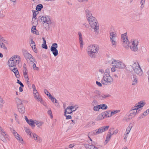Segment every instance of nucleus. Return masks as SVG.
<instances>
[{
    "mask_svg": "<svg viewBox=\"0 0 149 149\" xmlns=\"http://www.w3.org/2000/svg\"><path fill=\"white\" fill-rule=\"evenodd\" d=\"M131 44L130 46L131 49L134 52L137 51L138 49V41L137 40L132 39L131 40Z\"/></svg>",
    "mask_w": 149,
    "mask_h": 149,
    "instance_id": "6e6552de",
    "label": "nucleus"
},
{
    "mask_svg": "<svg viewBox=\"0 0 149 149\" xmlns=\"http://www.w3.org/2000/svg\"><path fill=\"white\" fill-rule=\"evenodd\" d=\"M42 47L43 48H44L46 49H47V46L46 45V44H43L42 45Z\"/></svg>",
    "mask_w": 149,
    "mask_h": 149,
    "instance_id": "052dcab7",
    "label": "nucleus"
},
{
    "mask_svg": "<svg viewBox=\"0 0 149 149\" xmlns=\"http://www.w3.org/2000/svg\"><path fill=\"white\" fill-rule=\"evenodd\" d=\"M71 108V109L72 110L73 109H75L74 110H75V111L77 109V108L76 106H69Z\"/></svg>",
    "mask_w": 149,
    "mask_h": 149,
    "instance_id": "6e6d98bb",
    "label": "nucleus"
},
{
    "mask_svg": "<svg viewBox=\"0 0 149 149\" xmlns=\"http://www.w3.org/2000/svg\"><path fill=\"white\" fill-rule=\"evenodd\" d=\"M146 104V103L144 101H141L139 102L136 104L135 106L131 108L130 110H136L139 111L141 110L140 108Z\"/></svg>",
    "mask_w": 149,
    "mask_h": 149,
    "instance_id": "0eeeda50",
    "label": "nucleus"
},
{
    "mask_svg": "<svg viewBox=\"0 0 149 149\" xmlns=\"http://www.w3.org/2000/svg\"><path fill=\"white\" fill-rule=\"evenodd\" d=\"M34 95L35 98L38 101H40L42 104H43L44 105V106H46V104L42 100L40 97L39 95V93H38V94H35Z\"/></svg>",
    "mask_w": 149,
    "mask_h": 149,
    "instance_id": "4468645a",
    "label": "nucleus"
},
{
    "mask_svg": "<svg viewBox=\"0 0 149 149\" xmlns=\"http://www.w3.org/2000/svg\"><path fill=\"white\" fill-rule=\"evenodd\" d=\"M104 117H111V114H110L111 111H107L104 112H102Z\"/></svg>",
    "mask_w": 149,
    "mask_h": 149,
    "instance_id": "c756f323",
    "label": "nucleus"
},
{
    "mask_svg": "<svg viewBox=\"0 0 149 149\" xmlns=\"http://www.w3.org/2000/svg\"><path fill=\"white\" fill-rule=\"evenodd\" d=\"M110 70L109 69H107L105 70L103 76H108L110 75L109 74Z\"/></svg>",
    "mask_w": 149,
    "mask_h": 149,
    "instance_id": "4c0bfd02",
    "label": "nucleus"
},
{
    "mask_svg": "<svg viewBox=\"0 0 149 149\" xmlns=\"http://www.w3.org/2000/svg\"><path fill=\"white\" fill-rule=\"evenodd\" d=\"M32 32L33 34H35L37 35L39 34V32L37 30L35 26H32L31 29Z\"/></svg>",
    "mask_w": 149,
    "mask_h": 149,
    "instance_id": "393cba45",
    "label": "nucleus"
},
{
    "mask_svg": "<svg viewBox=\"0 0 149 149\" xmlns=\"http://www.w3.org/2000/svg\"><path fill=\"white\" fill-rule=\"evenodd\" d=\"M103 79L101 81V82L105 85H110L113 81V78L110 75L103 76Z\"/></svg>",
    "mask_w": 149,
    "mask_h": 149,
    "instance_id": "423d86ee",
    "label": "nucleus"
},
{
    "mask_svg": "<svg viewBox=\"0 0 149 149\" xmlns=\"http://www.w3.org/2000/svg\"><path fill=\"white\" fill-rule=\"evenodd\" d=\"M110 38L116 37V34L115 32H111L110 33Z\"/></svg>",
    "mask_w": 149,
    "mask_h": 149,
    "instance_id": "a19ab883",
    "label": "nucleus"
},
{
    "mask_svg": "<svg viewBox=\"0 0 149 149\" xmlns=\"http://www.w3.org/2000/svg\"><path fill=\"white\" fill-rule=\"evenodd\" d=\"M130 114L126 116L124 118V120L127 122L129 121L130 120L134 117L139 111L134 110V111L130 110Z\"/></svg>",
    "mask_w": 149,
    "mask_h": 149,
    "instance_id": "1a4fd4ad",
    "label": "nucleus"
},
{
    "mask_svg": "<svg viewBox=\"0 0 149 149\" xmlns=\"http://www.w3.org/2000/svg\"><path fill=\"white\" fill-rule=\"evenodd\" d=\"M55 103H56V104H55V105L56 107H58L59 105V104L58 103V102L57 100H56V99L55 98Z\"/></svg>",
    "mask_w": 149,
    "mask_h": 149,
    "instance_id": "69168bd1",
    "label": "nucleus"
},
{
    "mask_svg": "<svg viewBox=\"0 0 149 149\" xmlns=\"http://www.w3.org/2000/svg\"><path fill=\"white\" fill-rule=\"evenodd\" d=\"M119 111L118 110H114L113 111L111 112V116L114 115V114L116 113Z\"/></svg>",
    "mask_w": 149,
    "mask_h": 149,
    "instance_id": "864d4df0",
    "label": "nucleus"
},
{
    "mask_svg": "<svg viewBox=\"0 0 149 149\" xmlns=\"http://www.w3.org/2000/svg\"><path fill=\"white\" fill-rule=\"evenodd\" d=\"M8 65L9 66H16V64L14 62V61L13 60V58L11 57L9 59L8 61Z\"/></svg>",
    "mask_w": 149,
    "mask_h": 149,
    "instance_id": "4be33fe9",
    "label": "nucleus"
},
{
    "mask_svg": "<svg viewBox=\"0 0 149 149\" xmlns=\"http://www.w3.org/2000/svg\"><path fill=\"white\" fill-rule=\"evenodd\" d=\"M123 45L124 47L127 48L129 47V43L128 40L123 41Z\"/></svg>",
    "mask_w": 149,
    "mask_h": 149,
    "instance_id": "7c9ffc66",
    "label": "nucleus"
},
{
    "mask_svg": "<svg viewBox=\"0 0 149 149\" xmlns=\"http://www.w3.org/2000/svg\"><path fill=\"white\" fill-rule=\"evenodd\" d=\"M127 36L126 33L122 35L121 38L123 41L125 40H128V39L127 38Z\"/></svg>",
    "mask_w": 149,
    "mask_h": 149,
    "instance_id": "ea45409f",
    "label": "nucleus"
},
{
    "mask_svg": "<svg viewBox=\"0 0 149 149\" xmlns=\"http://www.w3.org/2000/svg\"><path fill=\"white\" fill-rule=\"evenodd\" d=\"M116 37H113V38H110V41L113 46L114 47H116Z\"/></svg>",
    "mask_w": 149,
    "mask_h": 149,
    "instance_id": "5701e85b",
    "label": "nucleus"
},
{
    "mask_svg": "<svg viewBox=\"0 0 149 149\" xmlns=\"http://www.w3.org/2000/svg\"><path fill=\"white\" fill-rule=\"evenodd\" d=\"M32 136H33V138L36 141L39 143H40L41 141L42 140L35 133H32Z\"/></svg>",
    "mask_w": 149,
    "mask_h": 149,
    "instance_id": "dca6fc26",
    "label": "nucleus"
},
{
    "mask_svg": "<svg viewBox=\"0 0 149 149\" xmlns=\"http://www.w3.org/2000/svg\"><path fill=\"white\" fill-rule=\"evenodd\" d=\"M48 113L49 115L51 118L53 117L52 114V112L51 110H49L48 111Z\"/></svg>",
    "mask_w": 149,
    "mask_h": 149,
    "instance_id": "0e129e2a",
    "label": "nucleus"
},
{
    "mask_svg": "<svg viewBox=\"0 0 149 149\" xmlns=\"http://www.w3.org/2000/svg\"><path fill=\"white\" fill-rule=\"evenodd\" d=\"M35 123L38 127H40L43 124V123L42 122L36 121L35 122Z\"/></svg>",
    "mask_w": 149,
    "mask_h": 149,
    "instance_id": "de8ad7c7",
    "label": "nucleus"
},
{
    "mask_svg": "<svg viewBox=\"0 0 149 149\" xmlns=\"http://www.w3.org/2000/svg\"><path fill=\"white\" fill-rule=\"evenodd\" d=\"M132 85L134 86L136 85L138 82V79L136 75H133V77L132 78Z\"/></svg>",
    "mask_w": 149,
    "mask_h": 149,
    "instance_id": "2eb2a0df",
    "label": "nucleus"
},
{
    "mask_svg": "<svg viewBox=\"0 0 149 149\" xmlns=\"http://www.w3.org/2000/svg\"><path fill=\"white\" fill-rule=\"evenodd\" d=\"M37 63L36 61H35V62L32 63L31 64H33V68L34 70H38V68L37 67L36 65V63Z\"/></svg>",
    "mask_w": 149,
    "mask_h": 149,
    "instance_id": "58836bf2",
    "label": "nucleus"
},
{
    "mask_svg": "<svg viewBox=\"0 0 149 149\" xmlns=\"http://www.w3.org/2000/svg\"><path fill=\"white\" fill-rule=\"evenodd\" d=\"M38 19L43 23V26L47 30L49 29L52 23L49 16H40L38 17Z\"/></svg>",
    "mask_w": 149,
    "mask_h": 149,
    "instance_id": "f03ea898",
    "label": "nucleus"
},
{
    "mask_svg": "<svg viewBox=\"0 0 149 149\" xmlns=\"http://www.w3.org/2000/svg\"><path fill=\"white\" fill-rule=\"evenodd\" d=\"M100 109L105 110L107 108V106L105 104H100Z\"/></svg>",
    "mask_w": 149,
    "mask_h": 149,
    "instance_id": "c03bdc74",
    "label": "nucleus"
},
{
    "mask_svg": "<svg viewBox=\"0 0 149 149\" xmlns=\"http://www.w3.org/2000/svg\"><path fill=\"white\" fill-rule=\"evenodd\" d=\"M17 136H15L16 138L21 143H23V140L22 139V137H19V135L17 133H16Z\"/></svg>",
    "mask_w": 149,
    "mask_h": 149,
    "instance_id": "2f4dec72",
    "label": "nucleus"
},
{
    "mask_svg": "<svg viewBox=\"0 0 149 149\" xmlns=\"http://www.w3.org/2000/svg\"><path fill=\"white\" fill-rule=\"evenodd\" d=\"M110 95H104V94H102L101 95H100V98H105L108 97L110 96Z\"/></svg>",
    "mask_w": 149,
    "mask_h": 149,
    "instance_id": "3c124183",
    "label": "nucleus"
},
{
    "mask_svg": "<svg viewBox=\"0 0 149 149\" xmlns=\"http://www.w3.org/2000/svg\"><path fill=\"white\" fill-rule=\"evenodd\" d=\"M111 137L110 136H109V135H107L106 136V140L105 141V143L106 144H107L108 142L110 140V139Z\"/></svg>",
    "mask_w": 149,
    "mask_h": 149,
    "instance_id": "49530a36",
    "label": "nucleus"
},
{
    "mask_svg": "<svg viewBox=\"0 0 149 149\" xmlns=\"http://www.w3.org/2000/svg\"><path fill=\"white\" fill-rule=\"evenodd\" d=\"M43 6L42 4H39L38 5L36 8V9L37 11H40L43 8Z\"/></svg>",
    "mask_w": 149,
    "mask_h": 149,
    "instance_id": "e433bc0d",
    "label": "nucleus"
},
{
    "mask_svg": "<svg viewBox=\"0 0 149 149\" xmlns=\"http://www.w3.org/2000/svg\"><path fill=\"white\" fill-rule=\"evenodd\" d=\"M16 101L17 103V106L18 107L19 105H22V100L18 98H16Z\"/></svg>",
    "mask_w": 149,
    "mask_h": 149,
    "instance_id": "f704fd0d",
    "label": "nucleus"
},
{
    "mask_svg": "<svg viewBox=\"0 0 149 149\" xmlns=\"http://www.w3.org/2000/svg\"><path fill=\"white\" fill-rule=\"evenodd\" d=\"M100 105L94 106L93 107V109L95 111H98L100 109Z\"/></svg>",
    "mask_w": 149,
    "mask_h": 149,
    "instance_id": "37998d69",
    "label": "nucleus"
},
{
    "mask_svg": "<svg viewBox=\"0 0 149 149\" xmlns=\"http://www.w3.org/2000/svg\"><path fill=\"white\" fill-rule=\"evenodd\" d=\"M31 47L33 52L36 53H37V49L36 48V45H31Z\"/></svg>",
    "mask_w": 149,
    "mask_h": 149,
    "instance_id": "8fccbe9b",
    "label": "nucleus"
},
{
    "mask_svg": "<svg viewBox=\"0 0 149 149\" xmlns=\"http://www.w3.org/2000/svg\"><path fill=\"white\" fill-rule=\"evenodd\" d=\"M29 61L31 63H33V62H35L36 60L34 58L33 56L32 55L31 57H30L28 59V61Z\"/></svg>",
    "mask_w": 149,
    "mask_h": 149,
    "instance_id": "c9c22d12",
    "label": "nucleus"
},
{
    "mask_svg": "<svg viewBox=\"0 0 149 149\" xmlns=\"http://www.w3.org/2000/svg\"><path fill=\"white\" fill-rule=\"evenodd\" d=\"M86 16L87 19L93 17L92 16V13L88 9H86L85 10Z\"/></svg>",
    "mask_w": 149,
    "mask_h": 149,
    "instance_id": "412c9836",
    "label": "nucleus"
},
{
    "mask_svg": "<svg viewBox=\"0 0 149 149\" xmlns=\"http://www.w3.org/2000/svg\"><path fill=\"white\" fill-rule=\"evenodd\" d=\"M7 135L5 132H3L0 134V139L4 142H6L7 141L6 139L7 138Z\"/></svg>",
    "mask_w": 149,
    "mask_h": 149,
    "instance_id": "f8f14e48",
    "label": "nucleus"
},
{
    "mask_svg": "<svg viewBox=\"0 0 149 149\" xmlns=\"http://www.w3.org/2000/svg\"><path fill=\"white\" fill-rule=\"evenodd\" d=\"M12 71L14 73L16 78H19L20 76L17 69L16 68V67L13 68V70Z\"/></svg>",
    "mask_w": 149,
    "mask_h": 149,
    "instance_id": "a211bd4d",
    "label": "nucleus"
},
{
    "mask_svg": "<svg viewBox=\"0 0 149 149\" xmlns=\"http://www.w3.org/2000/svg\"><path fill=\"white\" fill-rule=\"evenodd\" d=\"M145 3V2H140V4H141V6L140 7V8L141 9H142L144 7V4Z\"/></svg>",
    "mask_w": 149,
    "mask_h": 149,
    "instance_id": "4d7b16f0",
    "label": "nucleus"
},
{
    "mask_svg": "<svg viewBox=\"0 0 149 149\" xmlns=\"http://www.w3.org/2000/svg\"><path fill=\"white\" fill-rule=\"evenodd\" d=\"M96 84H97V85L100 87H101L102 86V84L101 83H100V82H98V81H96Z\"/></svg>",
    "mask_w": 149,
    "mask_h": 149,
    "instance_id": "338daca9",
    "label": "nucleus"
},
{
    "mask_svg": "<svg viewBox=\"0 0 149 149\" xmlns=\"http://www.w3.org/2000/svg\"><path fill=\"white\" fill-rule=\"evenodd\" d=\"M4 102L2 99V98L0 97V106H1L2 104H3Z\"/></svg>",
    "mask_w": 149,
    "mask_h": 149,
    "instance_id": "680f3d73",
    "label": "nucleus"
},
{
    "mask_svg": "<svg viewBox=\"0 0 149 149\" xmlns=\"http://www.w3.org/2000/svg\"><path fill=\"white\" fill-rule=\"evenodd\" d=\"M58 47V45L56 43H54L52 44V46L51 47V51H52L57 49V48Z\"/></svg>",
    "mask_w": 149,
    "mask_h": 149,
    "instance_id": "cd10ccee",
    "label": "nucleus"
},
{
    "mask_svg": "<svg viewBox=\"0 0 149 149\" xmlns=\"http://www.w3.org/2000/svg\"><path fill=\"white\" fill-rule=\"evenodd\" d=\"M148 111H147V109L146 110V111L144 112L142 114V115L144 116H146L148 113Z\"/></svg>",
    "mask_w": 149,
    "mask_h": 149,
    "instance_id": "e2e57ef3",
    "label": "nucleus"
},
{
    "mask_svg": "<svg viewBox=\"0 0 149 149\" xmlns=\"http://www.w3.org/2000/svg\"><path fill=\"white\" fill-rule=\"evenodd\" d=\"M95 122L91 121L88 123L87 125L88 127H91L94 125H95Z\"/></svg>",
    "mask_w": 149,
    "mask_h": 149,
    "instance_id": "79ce46f5",
    "label": "nucleus"
},
{
    "mask_svg": "<svg viewBox=\"0 0 149 149\" xmlns=\"http://www.w3.org/2000/svg\"><path fill=\"white\" fill-rule=\"evenodd\" d=\"M101 95L100 92L98 90H95L91 95L90 97L91 98H96L97 97L99 98Z\"/></svg>",
    "mask_w": 149,
    "mask_h": 149,
    "instance_id": "9b49d317",
    "label": "nucleus"
},
{
    "mask_svg": "<svg viewBox=\"0 0 149 149\" xmlns=\"http://www.w3.org/2000/svg\"><path fill=\"white\" fill-rule=\"evenodd\" d=\"M23 74H27L28 70L27 68L26 67H25L23 69Z\"/></svg>",
    "mask_w": 149,
    "mask_h": 149,
    "instance_id": "5fc2aeb1",
    "label": "nucleus"
},
{
    "mask_svg": "<svg viewBox=\"0 0 149 149\" xmlns=\"http://www.w3.org/2000/svg\"><path fill=\"white\" fill-rule=\"evenodd\" d=\"M19 112L22 113H23L25 112V109L23 105H19L17 107Z\"/></svg>",
    "mask_w": 149,
    "mask_h": 149,
    "instance_id": "6ab92c4d",
    "label": "nucleus"
},
{
    "mask_svg": "<svg viewBox=\"0 0 149 149\" xmlns=\"http://www.w3.org/2000/svg\"><path fill=\"white\" fill-rule=\"evenodd\" d=\"M91 27L94 29L95 32H97L99 29V25L94 17H91L87 19Z\"/></svg>",
    "mask_w": 149,
    "mask_h": 149,
    "instance_id": "7ed1b4c3",
    "label": "nucleus"
},
{
    "mask_svg": "<svg viewBox=\"0 0 149 149\" xmlns=\"http://www.w3.org/2000/svg\"><path fill=\"white\" fill-rule=\"evenodd\" d=\"M111 64L112 66L118 68H124L125 67V64L118 60L113 59Z\"/></svg>",
    "mask_w": 149,
    "mask_h": 149,
    "instance_id": "39448f33",
    "label": "nucleus"
},
{
    "mask_svg": "<svg viewBox=\"0 0 149 149\" xmlns=\"http://www.w3.org/2000/svg\"><path fill=\"white\" fill-rule=\"evenodd\" d=\"M23 54L25 58L27 61H28V59L30 57H31L32 55L31 54L29 53L26 51H24Z\"/></svg>",
    "mask_w": 149,
    "mask_h": 149,
    "instance_id": "f3484780",
    "label": "nucleus"
},
{
    "mask_svg": "<svg viewBox=\"0 0 149 149\" xmlns=\"http://www.w3.org/2000/svg\"><path fill=\"white\" fill-rule=\"evenodd\" d=\"M13 59L15 60L16 61H17L20 63L21 61V58L20 56L18 55H15L11 57Z\"/></svg>",
    "mask_w": 149,
    "mask_h": 149,
    "instance_id": "b1692460",
    "label": "nucleus"
},
{
    "mask_svg": "<svg viewBox=\"0 0 149 149\" xmlns=\"http://www.w3.org/2000/svg\"><path fill=\"white\" fill-rule=\"evenodd\" d=\"M53 54L55 56H56L58 54V52L57 49L51 51Z\"/></svg>",
    "mask_w": 149,
    "mask_h": 149,
    "instance_id": "09e8293b",
    "label": "nucleus"
},
{
    "mask_svg": "<svg viewBox=\"0 0 149 149\" xmlns=\"http://www.w3.org/2000/svg\"><path fill=\"white\" fill-rule=\"evenodd\" d=\"M109 127V126H103L99 128L97 130H95L96 132H95V135H97L102 133V132L107 130Z\"/></svg>",
    "mask_w": 149,
    "mask_h": 149,
    "instance_id": "9d476101",
    "label": "nucleus"
},
{
    "mask_svg": "<svg viewBox=\"0 0 149 149\" xmlns=\"http://www.w3.org/2000/svg\"><path fill=\"white\" fill-rule=\"evenodd\" d=\"M15 120L18 123H19V120L18 119V116L16 114H14Z\"/></svg>",
    "mask_w": 149,
    "mask_h": 149,
    "instance_id": "13d9d810",
    "label": "nucleus"
},
{
    "mask_svg": "<svg viewBox=\"0 0 149 149\" xmlns=\"http://www.w3.org/2000/svg\"><path fill=\"white\" fill-rule=\"evenodd\" d=\"M48 96L49 97V99L51 100H52V99H55V98L53 97L50 93H49V96Z\"/></svg>",
    "mask_w": 149,
    "mask_h": 149,
    "instance_id": "774afa93",
    "label": "nucleus"
},
{
    "mask_svg": "<svg viewBox=\"0 0 149 149\" xmlns=\"http://www.w3.org/2000/svg\"><path fill=\"white\" fill-rule=\"evenodd\" d=\"M132 127V124H130L126 129V133L129 134Z\"/></svg>",
    "mask_w": 149,
    "mask_h": 149,
    "instance_id": "72a5a7b5",
    "label": "nucleus"
},
{
    "mask_svg": "<svg viewBox=\"0 0 149 149\" xmlns=\"http://www.w3.org/2000/svg\"><path fill=\"white\" fill-rule=\"evenodd\" d=\"M36 12L38 13V11H33V17L32 18V24H34V21L33 19H34V20H35L36 19V17L37 14L36 13Z\"/></svg>",
    "mask_w": 149,
    "mask_h": 149,
    "instance_id": "c85d7f7f",
    "label": "nucleus"
},
{
    "mask_svg": "<svg viewBox=\"0 0 149 149\" xmlns=\"http://www.w3.org/2000/svg\"><path fill=\"white\" fill-rule=\"evenodd\" d=\"M27 123L32 127V128H34L35 122L32 119H30L27 122Z\"/></svg>",
    "mask_w": 149,
    "mask_h": 149,
    "instance_id": "bb28decb",
    "label": "nucleus"
},
{
    "mask_svg": "<svg viewBox=\"0 0 149 149\" xmlns=\"http://www.w3.org/2000/svg\"><path fill=\"white\" fill-rule=\"evenodd\" d=\"M134 72L139 76H141L143 72L141 69L139 64L137 61L134 62L133 64L131 65Z\"/></svg>",
    "mask_w": 149,
    "mask_h": 149,
    "instance_id": "20e7f679",
    "label": "nucleus"
},
{
    "mask_svg": "<svg viewBox=\"0 0 149 149\" xmlns=\"http://www.w3.org/2000/svg\"><path fill=\"white\" fill-rule=\"evenodd\" d=\"M75 111V110H72L69 107H68L65 111L64 115H65L66 113L68 114H71L73 111Z\"/></svg>",
    "mask_w": 149,
    "mask_h": 149,
    "instance_id": "aec40b11",
    "label": "nucleus"
},
{
    "mask_svg": "<svg viewBox=\"0 0 149 149\" xmlns=\"http://www.w3.org/2000/svg\"><path fill=\"white\" fill-rule=\"evenodd\" d=\"M17 83L18 84H19L21 87H24V85L21 82V81H19L18 79H17Z\"/></svg>",
    "mask_w": 149,
    "mask_h": 149,
    "instance_id": "bf43d9fd",
    "label": "nucleus"
},
{
    "mask_svg": "<svg viewBox=\"0 0 149 149\" xmlns=\"http://www.w3.org/2000/svg\"><path fill=\"white\" fill-rule=\"evenodd\" d=\"M105 118L103 113L100 114L96 118V120H102Z\"/></svg>",
    "mask_w": 149,
    "mask_h": 149,
    "instance_id": "a878e982",
    "label": "nucleus"
},
{
    "mask_svg": "<svg viewBox=\"0 0 149 149\" xmlns=\"http://www.w3.org/2000/svg\"><path fill=\"white\" fill-rule=\"evenodd\" d=\"M24 130L25 132L27 134L29 135L30 137H31L32 136V134L31 133V130L27 128V127H25Z\"/></svg>",
    "mask_w": 149,
    "mask_h": 149,
    "instance_id": "473e14b6",
    "label": "nucleus"
},
{
    "mask_svg": "<svg viewBox=\"0 0 149 149\" xmlns=\"http://www.w3.org/2000/svg\"><path fill=\"white\" fill-rule=\"evenodd\" d=\"M78 34L79 35V42L80 44V48L81 49H82L83 47V42L82 40V36L81 33L80 32H78Z\"/></svg>",
    "mask_w": 149,
    "mask_h": 149,
    "instance_id": "ddd939ff",
    "label": "nucleus"
},
{
    "mask_svg": "<svg viewBox=\"0 0 149 149\" xmlns=\"http://www.w3.org/2000/svg\"><path fill=\"white\" fill-rule=\"evenodd\" d=\"M92 105L93 106H95V105H97L98 104V102L95 100H94L92 102Z\"/></svg>",
    "mask_w": 149,
    "mask_h": 149,
    "instance_id": "603ef678",
    "label": "nucleus"
},
{
    "mask_svg": "<svg viewBox=\"0 0 149 149\" xmlns=\"http://www.w3.org/2000/svg\"><path fill=\"white\" fill-rule=\"evenodd\" d=\"M99 49L98 46L97 45H90L86 49L87 54L91 58H95L98 53Z\"/></svg>",
    "mask_w": 149,
    "mask_h": 149,
    "instance_id": "f257e3e1",
    "label": "nucleus"
},
{
    "mask_svg": "<svg viewBox=\"0 0 149 149\" xmlns=\"http://www.w3.org/2000/svg\"><path fill=\"white\" fill-rule=\"evenodd\" d=\"M0 47L4 49H7V48L3 42H0Z\"/></svg>",
    "mask_w": 149,
    "mask_h": 149,
    "instance_id": "a18cd8bd",
    "label": "nucleus"
}]
</instances>
